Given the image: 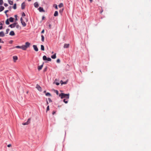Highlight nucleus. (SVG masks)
Returning <instances> with one entry per match:
<instances>
[{"instance_id":"f257e3e1","label":"nucleus","mask_w":151,"mask_h":151,"mask_svg":"<svg viewBox=\"0 0 151 151\" xmlns=\"http://www.w3.org/2000/svg\"><path fill=\"white\" fill-rule=\"evenodd\" d=\"M69 93L65 94L63 93H61L59 95V96L60 97L61 99L66 98L67 99H68L69 98Z\"/></svg>"},{"instance_id":"f03ea898","label":"nucleus","mask_w":151,"mask_h":151,"mask_svg":"<svg viewBox=\"0 0 151 151\" xmlns=\"http://www.w3.org/2000/svg\"><path fill=\"white\" fill-rule=\"evenodd\" d=\"M30 45V43L28 42H26L25 45H22L23 50H26L29 47Z\"/></svg>"},{"instance_id":"7ed1b4c3","label":"nucleus","mask_w":151,"mask_h":151,"mask_svg":"<svg viewBox=\"0 0 151 151\" xmlns=\"http://www.w3.org/2000/svg\"><path fill=\"white\" fill-rule=\"evenodd\" d=\"M43 59L44 61H50L51 59L50 58H47L45 55H44L43 57Z\"/></svg>"},{"instance_id":"20e7f679","label":"nucleus","mask_w":151,"mask_h":151,"mask_svg":"<svg viewBox=\"0 0 151 151\" xmlns=\"http://www.w3.org/2000/svg\"><path fill=\"white\" fill-rule=\"evenodd\" d=\"M20 21L23 27H25L26 26V24L25 22L23 21V19L22 17L20 18Z\"/></svg>"},{"instance_id":"39448f33","label":"nucleus","mask_w":151,"mask_h":151,"mask_svg":"<svg viewBox=\"0 0 151 151\" xmlns=\"http://www.w3.org/2000/svg\"><path fill=\"white\" fill-rule=\"evenodd\" d=\"M30 120L31 119L30 118H29L28 119L26 122L23 123H22V124L24 125H28L30 123Z\"/></svg>"},{"instance_id":"423d86ee","label":"nucleus","mask_w":151,"mask_h":151,"mask_svg":"<svg viewBox=\"0 0 151 151\" xmlns=\"http://www.w3.org/2000/svg\"><path fill=\"white\" fill-rule=\"evenodd\" d=\"M17 24V23H14L10 25L9 26V27H10L11 28H14L16 27Z\"/></svg>"},{"instance_id":"0eeeda50","label":"nucleus","mask_w":151,"mask_h":151,"mask_svg":"<svg viewBox=\"0 0 151 151\" xmlns=\"http://www.w3.org/2000/svg\"><path fill=\"white\" fill-rule=\"evenodd\" d=\"M36 88L37 89V90L40 91H42V88L40 87V86L38 85V84H37L36 86Z\"/></svg>"},{"instance_id":"6e6552de","label":"nucleus","mask_w":151,"mask_h":151,"mask_svg":"<svg viewBox=\"0 0 151 151\" xmlns=\"http://www.w3.org/2000/svg\"><path fill=\"white\" fill-rule=\"evenodd\" d=\"M33 47L34 50H35V51H37V52L38 51V49L37 48V47L36 45H33Z\"/></svg>"},{"instance_id":"1a4fd4ad","label":"nucleus","mask_w":151,"mask_h":151,"mask_svg":"<svg viewBox=\"0 0 151 151\" xmlns=\"http://www.w3.org/2000/svg\"><path fill=\"white\" fill-rule=\"evenodd\" d=\"M69 44H65L64 45V48H68L69 47Z\"/></svg>"},{"instance_id":"9d476101","label":"nucleus","mask_w":151,"mask_h":151,"mask_svg":"<svg viewBox=\"0 0 151 151\" xmlns=\"http://www.w3.org/2000/svg\"><path fill=\"white\" fill-rule=\"evenodd\" d=\"M13 60H14V62H16V60L18 59L17 57V56H13Z\"/></svg>"},{"instance_id":"9b49d317","label":"nucleus","mask_w":151,"mask_h":151,"mask_svg":"<svg viewBox=\"0 0 151 151\" xmlns=\"http://www.w3.org/2000/svg\"><path fill=\"white\" fill-rule=\"evenodd\" d=\"M25 7V4L24 2H23L21 4V8L23 9H24Z\"/></svg>"},{"instance_id":"f8f14e48","label":"nucleus","mask_w":151,"mask_h":151,"mask_svg":"<svg viewBox=\"0 0 151 151\" xmlns=\"http://www.w3.org/2000/svg\"><path fill=\"white\" fill-rule=\"evenodd\" d=\"M38 9L39 11L40 12H44V10L43 9L42 7H40Z\"/></svg>"},{"instance_id":"ddd939ff","label":"nucleus","mask_w":151,"mask_h":151,"mask_svg":"<svg viewBox=\"0 0 151 151\" xmlns=\"http://www.w3.org/2000/svg\"><path fill=\"white\" fill-rule=\"evenodd\" d=\"M34 6L36 8H38L39 6V5L37 2H35L34 4Z\"/></svg>"},{"instance_id":"4468645a","label":"nucleus","mask_w":151,"mask_h":151,"mask_svg":"<svg viewBox=\"0 0 151 151\" xmlns=\"http://www.w3.org/2000/svg\"><path fill=\"white\" fill-rule=\"evenodd\" d=\"M4 36V34L3 32L1 31L0 32V37H3Z\"/></svg>"},{"instance_id":"2eb2a0df","label":"nucleus","mask_w":151,"mask_h":151,"mask_svg":"<svg viewBox=\"0 0 151 151\" xmlns=\"http://www.w3.org/2000/svg\"><path fill=\"white\" fill-rule=\"evenodd\" d=\"M9 35L12 36H14L15 35L14 32L13 31H11L9 33Z\"/></svg>"},{"instance_id":"dca6fc26","label":"nucleus","mask_w":151,"mask_h":151,"mask_svg":"<svg viewBox=\"0 0 151 151\" xmlns=\"http://www.w3.org/2000/svg\"><path fill=\"white\" fill-rule=\"evenodd\" d=\"M60 83L61 84H66L67 83V81H65L63 82L62 81H61L60 82Z\"/></svg>"},{"instance_id":"f3484780","label":"nucleus","mask_w":151,"mask_h":151,"mask_svg":"<svg viewBox=\"0 0 151 151\" xmlns=\"http://www.w3.org/2000/svg\"><path fill=\"white\" fill-rule=\"evenodd\" d=\"M15 47L16 48H17L22 49L23 50V47L22 45L21 46H16V47Z\"/></svg>"},{"instance_id":"a211bd4d","label":"nucleus","mask_w":151,"mask_h":151,"mask_svg":"<svg viewBox=\"0 0 151 151\" xmlns=\"http://www.w3.org/2000/svg\"><path fill=\"white\" fill-rule=\"evenodd\" d=\"M43 64H42V65H41L39 66L38 67V70H41L42 69V68L43 67Z\"/></svg>"},{"instance_id":"6ab92c4d","label":"nucleus","mask_w":151,"mask_h":151,"mask_svg":"<svg viewBox=\"0 0 151 151\" xmlns=\"http://www.w3.org/2000/svg\"><path fill=\"white\" fill-rule=\"evenodd\" d=\"M58 12L57 11H55V13H54V16L55 17H57V16H58Z\"/></svg>"},{"instance_id":"aec40b11","label":"nucleus","mask_w":151,"mask_h":151,"mask_svg":"<svg viewBox=\"0 0 151 151\" xmlns=\"http://www.w3.org/2000/svg\"><path fill=\"white\" fill-rule=\"evenodd\" d=\"M14 19V18H12V17H10L9 19V20L10 22H13Z\"/></svg>"},{"instance_id":"412c9836","label":"nucleus","mask_w":151,"mask_h":151,"mask_svg":"<svg viewBox=\"0 0 151 151\" xmlns=\"http://www.w3.org/2000/svg\"><path fill=\"white\" fill-rule=\"evenodd\" d=\"M51 58L53 59H55L56 58V54H55L51 56Z\"/></svg>"},{"instance_id":"4be33fe9","label":"nucleus","mask_w":151,"mask_h":151,"mask_svg":"<svg viewBox=\"0 0 151 151\" xmlns=\"http://www.w3.org/2000/svg\"><path fill=\"white\" fill-rule=\"evenodd\" d=\"M8 1L9 3V4L11 5H12L13 4V2L11 1V0H8Z\"/></svg>"},{"instance_id":"5701e85b","label":"nucleus","mask_w":151,"mask_h":151,"mask_svg":"<svg viewBox=\"0 0 151 151\" xmlns=\"http://www.w3.org/2000/svg\"><path fill=\"white\" fill-rule=\"evenodd\" d=\"M4 9V8L3 6H1L0 7V12L3 11Z\"/></svg>"},{"instance_id":"b1692460","label":"nucleus","mask_w":151,"mask_h":151,"mask_svg":"<svg viewBox=\"0 0 151 151\" xmlns=\"http://www.w3.org/2000/svg\"><path fill=\"white\" fill-rule=\"evenodd\" d=\"M41 49L42 50L44 51L45 50L44 46L43 45H41Z\"/></svg>"},{"instance_id":"393cba45","label":"nucleus","mask_w":151,"mask_h":151,"mask_svg":"<svg viewBox=\"0 0 151 151\" xmlns=\"http://www.w3.org/2000/svg\"><path fill=\"white\" fill-rule=\"evenodd\" d=\"M41 40L42 42H44V36L42 35L41 36Z\"/></svg>"},{"instance_id":"a878e982","label":"nucleus","mask_w":151,"mask_h":151,"mask_svg":"<svg viewBox=\"0 0 151 151\" xmlns=\"http://www.w3.org/2000/svg\"><path fill=\"white\" fill-rule=\"evenodd\" d=\"M45 95L47 96H51V94L49 93H48V92L46 93L45 94Z\"/></svg>"},{"instance_id":"bb28decb","label":"nucleus","mask_w":151,"mask_h":151,"mask_svg":"<svg viewBox=\"0 0 151 151\" xmlns=\"http://www.w3.org/2000/svg\"><path fill=\"white\" fill-rule=\"evenodd\" d=\"M6 24H9V19H7L6 21Z\"/></svg>"},{"instance_id":"cd10ccee","label":"nucleus","mask_w":151,"mask_h":151,"mask_svg":"<svg viewBox=\"0 0 151 151\" xmlns=\"http://www.w3.org/2000/svg\"><path fill=\"white\" fill-rule=\"evenodd\" d=\"M13 8L14 9H16L17 7H16V4H14V6H13Z\"/></svg>"},{"instance_id":"c85d7f7f","label":"nucleus","mask_w":151,"mask_h":151,"mask_svg":"<svg viewBox=\"0 0 151 151\" xmlns=\"http://www.w3.org/2000/svg\"><path fill=\"white\" fill-rule=\"evenodd\" d=\"M63 4L62 3H60V4L58 6L60 8H61L62 7H63Z\"/></svg>"},{"instance_id":"c756f323","label":"nucleus","mask_w":151,"mask_h":151,"mask_svg":"<svg viewBox=\"0 0 151 151\" xmlns=\"http://www.w3.org/2000/svg\"><path fill=\"white\" fill-rule=\"evenodd\" d=\"M3 3V0H0V5H1Z\"/></svg>"},{"instance_id":"7c9ffc66","label":"nucleus","mask_w":151,"mask_h":151,"mask_svg":"<svg viewBox=\"0 0 151 151\" xmlns=\"http://www.w3.org/2000/svg\"><path fill=\"white\" fill-rule=\"evenodd\" d=\"M63 102L65 104H67L68 102V101L66 100V99H64L63 100Z\"/></svg>"},{"instance_id":"2f4dec72","label":"nucleus","mask_w":151,"mask_h":151,"mask_svg":"<svg viewBox=\"0 0 151 151\" xmlns=\"http://www.w3.org/2000/svg\"><path fill=\"white\" fill-rule=\"evenodd\" d=\"M9 31V29H6V34H8Z\"/></svg>"},{"instance_id":"473e14b6","label":"nucleus","mask_w":151,"mask_h":151,"mask_svg":"<svg viewBox=\"0 0 151 151\" xmlns=\"http://www.w3.org/2000/svg\"><path fill=\"white\" fill-rule=\"evenodd\" d=\"M4 23V22L3 21L2 22H0V25L1 26H2L3 25V24Z\"/></svg>"},{"instance_id":"72a5a7b5","label":"nucleus","mask_w":151,"mask_h":151,"mask_svg":"<svg viewBox=\"0 0 151 151\" xmlns=\"http://www.w3.org/2000/svg\"><path fill=\"white\" fill-rule=\"evenodd\" d=\"M49 106L48 105L47 106V111H49Z\"/></svg>"},{"instance_id":"f704fd0d","label":"nucleus","mask_w":151,"mask_h":151,"mask_svg":"<svg viewBox=\"0 0 151 151\" xmlns=\"http://www.w3.org/2000/svg\"><path fill=\"white\" fill-rule=\"evenodd\" d=\"M57 62L58 63H59L60 62V60L59 59H58L57 60Z\"/></svg>"},{"instance_id":"c9c22d12","label":"nucleus","mask_w":151,"mask_h":151,"mask_svg":"<svg viewBox=\"0 0 151 151\" xmlns=\"http://www.w3.org/2000/svg\"><path fill=\"white\" fill-rule=\"evenodd\" d=\"M63 9H60V11H59V12H60V13H62V12H63Z\"/></svg>"},{"instance_id":"e433bc0d","label":"nucleus","mask_w":151,"mask_h":151,"mask_svg":"<svg viewBox=\"0 0 151 151\" xmlns=\"http://www.w3.org/2000/svg\"><path fill=\"white\" fill-rule=\"evenodd\" d=\"M48 100L50 102H52V101L51 99L50 98H48Z\"/></svg>"},{"instance_id":"4c0bfd02","label":"nucleus","mask_w":151,"mask_h":151,"mask_svg":"<svg viewBox=\"0 0 151 151\" xmlns=\"http://www.w3.org/2000/svg\"><path fill=\"white\" fill-rule=\"evenodd\" d=\"M16 28L17 29H18L19 27V26L18 24H17V25L16 24Z\"/></svg>"},{"instance_id":"58836bf2","label":"nucleus","mask_w":151,"mask_h":151,"mask_svg":"<svg viewBox=\"0 0 151 151\" xmlns=\"http://www.w3.org/2000/svg\"><path fill=\"white\" fill-rule=\"evenodd\" d=\"M55 92L57 95L58 94V92L57 90H55Z\"/></svg>"},{"instance_id":"ea45409f","label":"nucleus","mask_w":151,"mask_h":151,"mask_svg":"<svg viewBox=\"0 0 151 151\" xmlns=\"http://www.w3.org/2000/svg\"><path fill=\"white\" fill-rule=\"evenodd\" d=\"M55 6H54V7L55 8V9H58V8L57 5L56 4H55Z\"/></svg>"},{"instance_id":"a19ab883","label":"nucleus","mask_w":151,"mask_h":151,"mask_svg":"<svg viewBox=\"0 0 151 151\" xmlns=\"http://www.w3.org/2000/svg\"><path fill=\"white\" fill-rule=\"evenodd\" d=\"M22 16H25V14L23 12L22 14Z\"/></svg>"},{"instance_id":"79ce46f5","label":"nucleus","mask_w":151,"mask_h":151,"mask_svg":"<svg viewBox=\"0 0 151 151\" xmlns=\"http://www.w3.org/2000/svg\"><path fill=\"white\" fill-rule=\"evenodd\" d=\"M4 6H5V7H7L8 6V4L6 3H4Z\"/></svg>"},{"instance_id":"37998d69","label":"nucleus","mask_w":151,"mask_h":151,"mask_svg":"<svg viewBox=\"0 0 151 151\" xmlns=\"http://www.w3.org/2000/svg\"><path fill=\"white\" fill-rule=\"evenodd\" d=\"M11 146V145L10 144H9L7 145V147H10Z\"/></svg>"},{"instance_id":"c03bdc74","label":"nucleus","mask_w":151,"mask_h":151,"mask_svg":"<svg viewBox=\"0 0 151 151\" xmlns=\"http://www.w3.org/2000/svg\"><path fill=\"white\" fill-rule=\"evenodd\" d=\"M9 11V10H7L5 12V13L6 14V15H7V14H6V13L8 12Z\"/></svg>"},{"instance_id":"a18cd8bd","label":"nucleus","mask_w":151,"mask_h":151,"mask_svg":"<svg viewBox=\"0 0 151 151\" xmlns=\"http://www.w3.org/2000/svg\"><path fill=\"white\" fill-rule=\"evenodd\" d=\"M55 84H56L58 86V85H59L60 83H58V82H57V83H55Z\"/></svg>"},{"instance_id":"49530a36","label":"nucleus","mask_w":151,"mask_h":151,"mask_svg":"<svg viewBox=\"0 0 151 151\" xmlns=\"http://www.w3.org/2000/svg\"><path fill=\"white\" fill-rule=\"evenodd\" d=\"M44 32V30L43 29L42 30V31L41 33H43Z\"/></svg>"},{"instance_id":"de8ad7c7","label":"nucleus","mask_w":151,"mask_h":151,"mask_svg":"<svg viewBox=\"0 0 151 151\" xmlns=\"http://www.w3.org/2000/svg\"><path fill=\"white\" fill-rule=\"evenodd\" d=\"M51 25L50 24H49V27L50 28H51Z\"/></svg>"},{"instance_id":"09e8293b","label":"nucleus","mask_w":151,"mask_h":151,"mask_svg":"<svg viewBox=\"0 0 151 151\" xmlns=\"http://www.w3.org/2000/svg\"><path fill=\"white\" fill-rule=\"evenodd\" d=\"M55 111H53V112H52V114L53 115H54V114L55 113Z\"/></svg>"},{"instance_id":"8fccbe9b","label":"nucleus","mask_w":151,"mask_h":151,"mask_svg":"<svg viewBox=\"0 0 151 151\" xmlns=\"http://www.w3.org/2000/svg\"><path fill=\"white\" fill-rule=\"evenodd\" d=\"M2 27H3L2 26H1L0 27V29H2Z\"/></svg>"},{"instance_id":"3c124183","label":"nucleus","mask_w":151,"mask_h":151,"mask_svg":"<svg viewBox=\"0 0 151 151\" xmlns=\"http://www.w3.org/2000/svg\"><path fill=\"white\" fill-rule=\"evenodd\" d=\"M0 42L3 43H4V42L3 41H2V40H1V42Z\"/></svg>"},{"instance_id":"603ef678","label":"nucleus","mask_w":151,"mask_h":151,"mask_svg":"<svg viewBox=\"0 0 151 151\" xmlns=\"http://www.w3.org/2000/svg\"><path fill=\"white\" fill-rule=\"evenodd\" d=\"M45 18V17L44 16H43L42 17V19L43 20Z\"/></svg>"},{"instance_id":"864d4df0","label":"nucleus","mask_w":151,"mask_h":151,"mask_svg":"<svg viewBox=\"0 0 151 151\" xmlns=\"http://www.w3.org/2000/svg\"><path fill=\"white\" fill-rule=\"evenodd\" d=\"M44 93H46V91H44L43 92Z\"/></svg>"},{"instance_id":"5fc2aeb1","label":"nucleus","mask_w":151,"mask_h":151,"mask_svg":"<svg viewBox=\"0 0 151 151\" xmlns=\"http://www.w3.org/2000/svg\"><path fill=\"white\" fill-rule=\"evenodd\" d=\"M47 104H48V102L47 101Z\"/></svg>"},{"instance_id":"6e6d98bb","label":"nucleus","mask_w":151,"mask_h":151,"mask_svg":"<svg viewBox=\"0 0 151 151\" xmlns=\"http://www.w3.org/2000/svg\"><path fill=\"white\" fill-rule=\"evenodd\" d=\"M26 22H27L28 21V19H26Z\"/></svg>"},{"instance_id":"4d7b16f0","label":"nucleus","mask_w":151,"mask_h":151,"mask_svg":"<svg viewBox=\"0 0 151 151\" xmlns=\"http://www.w3.org/2000/svg\"><path fill=\"white\" fill-rule=\"evenodd\" d=\"M28 1H31V0H27Z\"/></svg>"},{"instance_id":"13d9d810","label":"nucleus","mask_w":151,"mask_h":151,"mask_svg":"<svg viewBox=\"0 0 151 151\" xmlns=\"http://www.w3.org/2000/svg\"><path fill=\"white\" fill-rule=\"evenodd\" d=\"M91 2L92 1V0H89Z\"/></svg>"},{"instance_id":"bf43d9fd","label":"nucleus","mask_w":151,"mask_h":151,"mask_svg":"<svg viewBox=\"0 0 151 151\" xmlns=\"http://www.w3.org/2000/svg\"><path fill=\"white\" fill-rule=\"evenodd\" d=\"M46 68L44 70V71H45L46 70Z\"/></svg>"},{"instance_id":"052dcab7","label":"nucleus","mask_w":151,"mask_h":151,"mask_svg":"<svg viewBox=\"0 0 151 151\" xmlns=\"http://www.w3.org/2000/svg\"><path fill=\"white\" fill-rule=\"evenodd\" d=\"M102 12H103V11H101V13Z\"/></svg>"},{"instance_id":"680f3d73","label":"nucleus","mask_w":151,"mask_h":151,"mask_svg":"<svg viewBox=\"0 0 151 151\" xmlns=\"http://www.w3.org/2000/svg\"><path fill=\"white\" fill-rule=\"evenodd\" d=\"M1 39L0 38V42H1Z\"/></svg>"},{"instance_id":"e2e57ef3","label":"nucleus","mask_w":151,"mask_h":151,"mask_svg":"<svg viewBox=\"0 0 151 151\" xmlns=\"http://www.w3.org/2000/svg\"><path fill=\"white\" fill-rule=\"evenodd\" d=\"M15 17H17V15H15Z\"/></svg>"},{"instance_id":"0e129e2a","label":"nucleus","mask_w":151,"mask_h":151,"mask_svg":"<svg viewBox=\"0 0 151 151\" xmlns=\"http://www.w3.org/2000/svg\"><path fill=\"white\" fill-rule=\"evenodd\" d=\"M1 46H0V49L1 48Z\"/></svg>"}]
</instances>
